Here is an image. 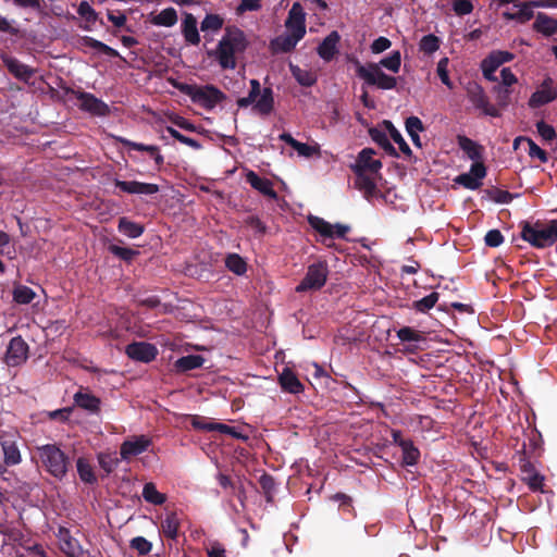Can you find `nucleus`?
<instances>
[{"instance_id":"31","label":"nucleus","mask_w":557,"mask_h":557,"mask_svg":"<svg viewBox=\"0 0 557 557\" xmlns=\"http://www.w3.org/2000/svg\"><path fill=\"white\" fill-rule=\"evenodd\" d=\"M369 135L371 139L386 152V154L393 158L399 157L397 150L392 145V143L387 138V135L383 131L376 127H372L369 129Z\"/></svg>"},{"instance_id":"42","label":"nucleus","mask_w":557,"mask_h":557,"mask_svg":"<svg viewBox=\"0 0 557 557\" xmlns=\"http://www.w3.org/2000/svg\"><path fill=\"white\" fill-rule=\"evenodd\" d=\"M152 23L158 26H174L177 23V13L174 8H166L153 16Z\"/></svg>"},{"instance_id":"37","label":"nucleus","mask_w":557,"mask_h":557,"mask_svg":"<svg viewBox=\"0 0 557 557\" xmlns=\"http://www.w3.org/2000/svg\"><path fill=\"white\" fill-rule=\"evenodd\" d=\"M141 495L147 503L152 504L154 506L163 505L166 502V495L160 493L157 490L156 484L152 482H147L144 485Z\"/></svg>"},{"instance_id":"4","label":"nucleus","mask_w":557,"mask_h":557,"mask_svg":"<svg viewBox=\"0 0 557 557\" xmlns=\"http://www.w3.org/2000/svg\"><path fill=\"white\" fill-rule=\"evenodd\" d=\"M174 86L182 94L188 96L194 103L207 110H212L226 98L225 94L213 85L198 86L195 84L177 83Z\"/></svg>"},{"instance_id":"45","label":"nucleus","mask_w":557,"mask_h":557,"mask_svg":"<svg viewBox=\"0 0 557 557\" xmlns=\"http://www.w3.org/2000/svg\"><path fill=\"white\" fill-rule=\"evenodd\" d=\"M397 336L403 343H420L425 342V335L421 331H417L410 326H404L397 331Z\"/></svg>"},{"instance_id":"22","label":"nucleus","mask_w":557,"mask_h":557,"mask_svg":"<svg viewBox=\"0 0 557 557\" xmlns=\"http://www.w3.org/2000/svg\"><path fill=\"white\" fill-rule=\"evenodd\" d=\"M285 26L288 32L299 34L302 37L306 35V14L299 2H295L292 5Z\"/></svg>"},{"instance_id":"53","label":"nucleus","mask_w":557,"mask_h":557,"mask_svg":"<svg viewBox=\"0 0 557 557\" xmlns=\"http://www.w3.org/2000/svg\"><path fill=\"white\" fill-rule=\"evenodd\" d=\"M190 424L195 430L212 432L216 431L218 422L208 421L206 417L194 414L190 416Z\"/></svg>"},{"instance_id":"20","label":"nucleus","mask_w":557,"mask_h":557,"mask_svg":"<svg viewBox=\"0 0 557 557\" xmlns=\"http://www.w3.org/2000/svg\"><path fill=\"white\" fill-rule=\"evenodd\" d=\"M151 445V440L146 435L135 436L132 440L124 441L121 445L120 455L124 460L145 453Z\"/></svg>"},{"instance_id":"11","label":"nucleus","mask_w":557,"mask_h":557,"mask_svg":"<svg viewBox=\"0 0 557 557\" xmlns=\"http://www.w3.org/2000/svg\"><path fill=\"white\" fill-rule=\"evenodd\" d=\"M28 344L21 335L13 337L4 355V361L9 367H17L23 364L28 358Z\"/></svg>"},{"instance_id":"17","label":"nucleus","mask_w":557,"mask_h":557,"mask_svg":"<svg viewBox=\"0 0 557 557\" xmlns=\"http://www.w3.org/2000/svg\"><path fill=\"white\" fill-rule=\"evenodd\" d=\"M75 96L79 101V108L83 111L98 116H106L110 113L109 106L102 100L96 98L92 94L86 91H77Z\"/></svg>"},{"instance_id":"35","label":"nucleus","mask_w":557,"mask_h":557,"mask_svg":"<svg viewBox=\"0 0 557 557\" xmlns=\"http://www.w3.org/2000/svg\"><path fill=\"white\" fill-rule=\"evenodd\" d=\"M81 44L84 47L94 49V50L98 51L99 53L106 54L110 58L120 57L119 52L115 49L111 48L110 46H108V45L103 44L102 41L97 40L92 37H89V36L81 37Z\"/></svg>"},{"instance_id":"7","label":"nucleus","mask_w":557,"mask_h":557,"mask_svg":"<svg viewBox=\"0 0 557 557\" xmlns=\"http://www.w3.org/2000/svg\"><path fill=\"white\" fill-rule=\"evenodd\" d=\"M466 94L469 101L484 115L499 117L502 115L498 108L492 104L486 96L483 87L476 82H469L466 86Z\"/></svg>"},{"instance_id":"21","label":"nucleus","mask_w":557,"mask_h":557,"mask_svg":"<svg viewBox=\"0 0 557 557\" xmlns=\"http://www.w3.org/2000/svg\"><path fill=\"white\" fill-rule=\"evenodd\" d=\"M509 3H513V7L517 9L515 12L506 11L504 12V17L506 20L527 22L533 17V1H528L524 3H519V0H498V4L500 7L507 5Z\"/></svg>"},{"instance_id":"63","label":"nucleus","mask_w":557,"mask_h":557,"mask_svg":"<svg viewBox=\"0 0 557 557\" xmlns=\"http://www.w3.org/2000/svg\"><path fill=\"white\" fill-rule=\"evenodd\" d=\"M453 9L457 15H467L473 11L470 0H453Z\"/></svg>"},{"instance_id":"40","label":"nucleus","mask_w":557,"mask_h":557,"mask_svg":"<svg viewBox=\"0 0 557 557\" xmlns=\"http://www.w3.org/2000/svg\"><path fill=\"white\" fill-rule=\"evenodd\" d=\"M384 125L389 133L391 138L398 145L399 150L407 157H412V150L404 139L399 131L394 126L391 121L385 120Z\"/></svg>"},{"instance_id":"50","label":"nucleus","mask_w":557,"mask_h":557,"mask_svg":"<svg viewBox=\"0 0 557 557\" xmlns=\"http://www.w3.org/2000/svg\"><path fill=\"white\" fill-rule=\"evenodd\" d=\"M493 92L496 95V107L499 111L506 109L510 104L511 90L509 88L496 85L493 87Z\"/></svg>"},{"instance_id":"64","label":"nucleus","mask_w":557,"mask_h":557,"mask_svg":"<svg viewBox=\"0 0 557 557\" xmlns=\"http://www.w3.org/2000/svg\"><path fill=\"white\" fill-rule=\"evenodd\" d=\"M536 129L540 136L545 140H553L556 137L555 128L544 121L536 123Z\"/></svg>"},{"instance_id":"5","label":"nucleus","mask_w":557,"mask_h":557,"mask_svg":"<svg viewBox=\"0 0 557 557\" xmlns=\"http://www.w3.org/2000/svg\"><path fill=\"white\" fill-rule=\"evenodd\" d=\"M356 74L359 78L363 79L369 86H375L379 89L389 90L394 89L397 85V78L385 74L380 64L370 62L362 65L358 60H355Z\"/></svg>"},{"instance_id":"29","label":"nucleus","mask_w":557,"mask_h":557,"mask_svg":"<svg viewBox=\"0 0 557 557\" xmlns=\"http://www.w3.org/2000/svg\"><path fill=\"white\" fill-rule=\"evenodd\" d=\"M205 363V358L200 355H187L178 358L173 367L176 373H187L188 371L201 368Z\"/></svg>"},{"instance_id":"3","label":"nucleus","mask_w":557,"mask_h":557,"mask_svg":"<svg viewBox=\"0 0 557 557\" xmlns=\"http://www.w3.org/2000/svg\"><path fill=\"white\" fill-rule=\"evenodd\" d=\"M37 451L42 467L49 474L58 480L65 478L71 461L69 456L57 444L39 446Z\"/></svg>"},{"instance_id":"57","label":"nucleus","mask_w":557,"mask_h":557,"mask_svg":"<svg viewBox=\"0 0 557 557\" xmlns=\"http://www.w3.org/2000/svg\"><path fill=\"white\" fill-rule=\"evenodd\" d=\"M447 66H448V58H443L437 63L436 72H437V75H438L441 82L445 86H447L449 89H453L454 84L449 78Z\"/></svg>"},{"instance_id":"15","label":"nucleus","mask_w":557,"mask_h":557,"mask_svg":"<svg viewBox=\"0 0 557 557\" xmlns=\"http://www.w3.org/2000/svg\"><path fill=\"white\" fill-rule=\"evenodd\" d=\"M486 176V166L483 162L472 163L468 173H462L455 182L467 189L475 190L482 186V180Z\"/></svg>"},{"instance_id":"2","label":"nucleus","mask_w":557,"mask_h":557,"mask_svg":"<svg viewBox=\"0 0 557 557\" xmlns=\"http://www.w3.org/2000/svg\"><path fill=\"white\" fill-rule=\"evenodd\" d=\"M520 237L532 247L543 249L553 246L557 242V219L548 222L536 221L520 223Z\"/></svg>"},{"instance_id":"10","label":"nucleus","mask_w":557,"mask_h":557,"mask_svg":"<svg viewBox=\"0 0 557 557\" xmlns=\"http://www.w3.org/2000/svg\"><path fill=\"white\" fill-rule=\"evenodd\" d=\"M113 184L115 188L119 189V191L114 193L117 196H120L122 193L128 195L150 196L159 193L160 190L157 184L138 181H121L119 178H115L113 181Z\"/></svg>"},{"instance_id":"54","label":"nucleus","mask_w":557,"mask_h":557,"mask_svg":"<svg viewBox=\"0 0 557 557\" xmlns=\"http://www.w3.org/2000/svg\"><path fill=\"white\" fill-rule=\"evenodd\" d=\"M100 468L107 473H111L119 465V459L110 453H100L98 455Z\"/></svg>"},{"instance_id":"47","label":"nucleus","mask_w":557,"mask_h":557,"mask_svg":"<svg viewBox=\"0 0 557 557\" xmlns=\"http://www.w3.org/2000/svg\"><path fill=\"white\" fill-rule=\"evenodd\" d=\"M259 484L264 494L267 503H272L276 487L274 478L269 473H263L259 478Z\"/></svg>"},{"instance_id":"24","label":"nucleus","mask_w":557,"mask_h":557,"mask_svg":"<svg viewBox=\"0 0 557 557\" xmlns=\"http://www.w3.org/2000/svg\"><path fill=\"white\" fill-rule=\"evenodd\" d=\"M457 144L473 163L483 162L484 147L482 145L465 135L457 136Z\"/></svg>"},{"instance_id":"34","label":"nucleus","mask_w":557,"mask_h":557,"mask_svg":"<svg viewBox=\"0 0 557 557\" xmlns=\"http://www.w3.org/2000/svg\"><path fill=\"white\" fill-rule=\"evenodd\" d=\"M399 447L403 453V463L406 466H414L419 461L420 451L411 440H400Z\"/></svg>"},{"instance_id":"48","label":"nucleus","mask_w":557,"mask_h":557,"mask_svg":"<svg viewBox=\"0 0 557 557\" xmlns=\"http://www.w3.org/2000/svg\"><path fill=\"white\" fill-rule=\"evenodd\" d=\"M499 67L498 63L495 62L494 57L490 53L482 62L481 70L485 79L490 82H497L495 76L496 70Z\"/></svg>"},{"instance_id":"30","label":"nucleus","mask_w":557,"mask_h":557,"mask_svg":"<svg viewBox=\"0 0 557 557\" xmlns=\"http://www.w3.org/2000/svg\"><path fill=\"white\" fill-rule=\"evenodd\" d=\"M556 97V90H554L550 87H546L545 82L542 89L536 90L535 92L532 94V96L529 99V106L531 108H539L554 101Z\"/></svg>"},{"instance_id":"58","label":"nucleus","mask_w":557,"mask_h":557,"mask_svg":"<svg viewBox=\"0 0 557 557\" xmlns=\"http://www.w3.org/2000/svg\"><path fill=\"white\" fill-rule=\"evenodd\" d=\"M244 223L253 230L257 236H263L268 231L267 225L257 215H248Z\"/></svg>"},{"instance_id":"13","label":"nucleus","mask_w":557,"mask_h":557,"mask_svg":"<svg viewBox=\"0 0 557 557\" xmlns=\"http://www.w3.org/2000/svg\"><path fill=\"white\" fill-rule=\"evenodd\" d=\"M0 446L3 454L2 466L14 467L22 462V454L13 435L2 432L0 434Z\"/></svg>"},{"instance_id":"8","label":"nucleus","mask_w":557,"mask_h":557,"mask_svg":"<svg viewBox=\"0 0 557 557\" xmlns=\"http://www.w3.org/2000/svg\"><path fill=\"white\" fill-rule=\"evenodd\" d=\"M249 94L256 97L258 100L253 106V110L260 115H269L274 109V96L273 90L270 87H265L261 90V85L258 79H250Z\"/></svg>"},{"instance_id":"9","label":"nucleus","mask_w":557,"mask_h":557,"mask_svg":"<svg viewBox=\"0 0 557 557\" xmlns=\"http://www.w3.org/2000/svg\"><path fill=\"white\" fill-rule=\"evenodd\" d=\"M308 223L315 232H318L322 237L325 238L336 237L345 239L346 234L350 231V227L348 225L339 223L332 225L324 219L311 214L308 216Z\"/></svg>"},{"instance_id":"25","label":"nucleus","mask_w":557,"mask_h":557,"mask_svg":"<svg viewBox=\"0 0 557 557\" xmlns=\"http://www.w3.org/2000/svg\"><path fill=\"white\" fill-rule=\"evenodd\" d=\"M341 40V36L336 30L331 32L323 41L319 45L317 51L321 59L324 61H331L338 52L337 45Z\"/></svg>"},{"instance_id":"56","label":"nucleus","mask_w":557,"mask_h":557,"mask_svg":"<svg viewBox=\"0 0 557 557\" xmlns=\"http://www.w3.org/2000/svg\"><path fill=\"white\" fill-rule=\"evenodd\" d=\"M131 548L138 552L139 555L145 556L151 552L152 544L144 536H136L131 541Z\"/></svg>"},{"instance_id":"43","label":"nucleus","mask_w":557,"mask_h":557,"mask_svg":"<svg viewBox=\"0 0 557 557\" xmlns=\"http://www.w3.org/2000/svg\"><path fill=\"white\" fill-rule=\"evenodd\" d=\"M36 297V293L26 285H16L13 289V300L18 305H28Z\"/></svg>"},{"instance_id":"19","label":"nucleus","mask_w":557,"mask_h":557,"mask_svg":"<svg viewBox=\"0 0 557 557\" xmlns=\"http://www.w3.org/2000/svg\"><path fill=\"white\" fill-rule=\"evenodd\" d=\"M75 406L87 411L90 414H98L101 410V400L88 388L79 387L73 396Z\"/></svg>"},{"instance_id":"41","label":"nucleus","mask_w":557,"mask_h":557,"mask_svg":"<svg viewBox=\"0 0 557 557\" xmlns=\"http://www.w3.org/2000/svg\"><path fill=\"white\" fill-rule=\"evenodd\" d=\"M354 174L356 175V187L359 190H362L367 198L372 197L376 189V184L373 181V178L369 176L367 173L354 172Z\"/></svg>"},{"instance_id":"51","label":"nucleus","mask_w":557,"mask_h":557,"mask_svg":"<svg viewBox=\"0 0 557 557\" xmlns=\"http://www.w3.org/2000/svg\"><path fill=\"white\" fill-rule=\"evenodd\" d=\"M224 20L219 14H207L200 24L202 32H218L223 27Z\"/></svg>"},{"instance_id":"52","label":"nucleus","mask_w":557,"mask_h":557,"mask_svg":"<svg viewBox=\"0 0 557 557\" xmlns=\"http://www.w3.org/2000/svg\"><path fill=\"white\" fill-rule=\"evenodd\" d=\"M109 251L117 257L119 259L125 261V262H132L133 259L139 255L138 250L128 248V247H121L117 245H110Z\"/></svg>"},{"instance_id":"18","label":"nucleus","mask_w":557,"mask_h":557,"mask_svg":"<svg viewBox=\"0 0 557 557\" xmlns=\"http://www.w3.org/2000/svg\"><path fill=\"white\" fill-rule=\"evenodd\" d=\"M374 153L372 148H363L358 153L356 162L350 165L351 171L376 174L382 169V162L372 158Z\"/></svg>"},{"instance_id":"1","label":"nucleus","mask_w":557,"mask_h":557,"mask_svg":"<svg viewBox=\"0 0 557 557\" xmlns=\"http://www.w3.org/2000/svg\"><path fill=\"white\" fill-rule=\"evenodd\" d=\"M248 46L244 32L237 27H226L224 36L214 51H209L223 70H234L237 65L236 54L242 53Z\"/></svg>"},{"instance_id":"28","label":"nucleus","mask_w":557,"mask_h":557,"mask_svg":"<svg viewBox=\"0 0 557 557\" xmlns=\"http://www.w3.org/2000/svg\"><path fill=\"white\" fill-rule=\"evenodd\" d=\"M182 34L185 40L190 45L197 46L200 42L197 20L191 13H185L182 22Z\"/></svg>"},{"instance_id":"61","label":"nucleus","mask_w":557,"mask_h":557,"mask_svg":"<svg viewBox=\"0 0 557 557\" xmlns=\"http://www.w3.org/2000/svg\"><path fill=\"white\" fill-rule=\"evenodd\" d=\"M529 144V156L531 158H537L541 162L546 163L548 161L547 152L537 146L532 139H528Z\"/></svg>"},{"instance_id":"14","label":"nucleus","mask_w":557,"mask_h":557,"mask_svg":"<svg viewBox=\"0 0 557 557\" xmlns=\"http://www.w3.org/2000/svg\"><path fill=\"white\" fill-rule=\"evenodd\" d=\"M519 469L521 472V480L532 492H544V475L537 472L534 465L524 456L520 457Z\"/></svg>"},{"instance_id":"12","label":"nucleus","mask_w":557,"mask_h":557,"mask_svg":"<svg viewBox=\"0 0 557 557\" xmlns=\"http://www.w3.org/2000/svg\"><path fill=\"white\" fill-rule=\"evenodd\" d=\"M158 348L147 342H133L125 348L126 356L138 362L149 363L158 356Z\"/></svg>"},{"instance_id":"55","label":"nucleus","mask_w":557,"mask_h":557,"mask_svg":"<svg viewBox=\"0 0 557 557\" xmlns=\"http://www.w3.org/2000/svg\"><path fill=\"white\" fill-rule=\"evenodd\" d=\"M420 50L426 54H432L440 48V39L433 35L429 34L422 37L419 44Z\"/></svg>"},{"instance_id":"49","label":"nucleus","mask_w":557,"mask_h":557,"mask_svg":"<svg viewBox=\"0 0 557 557\" xmlns=\"http://www.w3.org/2000/svg\"><path fill=\"white\" fill-rule=\"evenodd\" d=\"M377 64H380V67H385L393 73H398L401 65L400 51H393L388 57L383 58Z\"/></svg>"},{"instance_id":"46","label":"nucleus","mask_w":557,"mask_h":557,"mask_svg":"<svg viewBox=\"0 0 557 557\" xmlns=\"http://www.w3.org/2000/svg\"><path fill=\"white\" fill-rule=\"evenodd\" d=\"M440 294L433 292L428 296L412 302V309L417 312L425 313L431 310L438 301Z\"/></svg>"},{"instance_id":"59","label":"nucleus","mask_w":557,"mask_h":557,"mask_svg":"<svg viewBox=\"0 0 557 557\" xmlns=\"http://www.w3.org/2000/svg\"><path fill=\"white\" fill-rule=\"evenodd\" d=\"M488 197L496 203H509L513 199V195L507 190L493 188L487 190Z\"/></svg>"},{"instance_id":"33","label":"nucleus","mask_w":557,"mask_h":557,"mask_svg":"<svg viewBox=\"0 0 557 557\" xmlns=\"http://www.w3.org/2000/svg\"><path fill=\"white\" fill-rule=\"evenodd\" d=\"M534 29L545 36L557 34V20L544 13H539L534 22Z\"/></svg>"},{"instance_id":"44","label":"nucleus","mask_w":557,"mask_h":557,"mask_svg":"<svg viewBox=\"0 0 557 557\" xmlns=\"http://www.w3.org/2000/svg\"><path fill=\"white\" fill-rule=\"evenodd\" d=\"M226 268L237 274L243 275L247 271V263L238 253H230L225 258Z\"/></svg>"},{"instance_id":"26","label":"nucleus","mask_w":557,"mask_h":557,"mask_svg":"<svg viewBox=\"0 0 557 557\" xmlns=\"http://www.w3.org/2000/svg\"><path fill=\"white\" fill-rule=\"evenodd\" d=\"M278 382L282 389L290 394H300L305 389L304 384L289 368L283 369V372L278 376Z\"/></svg>"},{"instance_id":"32","label":"nucleus","mask_w":557,"mask_h":557,"mask_svg":"<svg viewBox=\"0 0 557 557\" xmlns=\"http://www.w3.org/2000/svg\"><path fill=\"white\" fill-rule=\"evenodd\" d=\"M181 527L180 519L175 511L166 513L165 518L161 521V531L164 536L171 540H176Z\"/></svg>"},{"instance_id":"16","label":"nucleus","mask_w":557,"mask_h":557,"mask_svg":"<svg viewBox=\"0 0 557 557\" xmlns=\"http://www.w3.org/2000/svg\"><path fill=\"white\" fill-rule=\"evenodd\" d=\"M0 59L10 74L18 81L28 83V81L35 75V70L33 67L22 63L20 60L5 52L0 53Z\"/></svg>"},{"instance_id":"38","label":"nucleus","mask_w":557,"mask_h":557,"mask_svg":"<svg viewBox=\"0 0 557 557\" xmlns=\"http://www.w3.org/2000/svg\"><path fill=\"white\" fill-rule=\"evenodd\" d=\"M290 72L297 83L305 87H311L317 83V75L314 72L299 67L298 65L290 64Z\"/></svg>"},{"instance_id":"36","label":"nucleus","mask_w":557,"mask_h":557,"mask_svg":"<svg viewBox=\"0 0 557 557\" xmlns=\"http://www.w3.org/2000/svg\"><path fill=\"white\" fill-rule=\"evenodd\" d=\"M117 228H119L120 233H122L123 235H125L129 238H137L145 231V227L143 224L133 222V221L128 220L126 216H123L119 220Z\"/></svg>"},{"instance_id":"6","label":"nucleus","mask_w":557,"mask_h":557,"mask_svg":"<svg viewBox=\"0 0 557 557\" xmlns=\"http://www.w3.org/2000/svg\"><path fill=\"white\" fill-rule=\"evenodd\" d=\"M329 269L325 262H315L308 267L307 273L300 283L296 286L297 293L321 289L327 280Z\"/></svg>"},{"instance_id":"39","label":"nucleus","mask_w":557,"mask_h":557,"mask_svg":"<svg viewBox=\"0 0 557 557\" xmlns=\"http://www.w3.org/2000/svg\"><path fill=\"white\" fill-rule=\"evenodd\" d=\"M76 468L79 479L84 483L95 484L97 482V476L94 472V468L86 458L79 457L76 461Z\"/></svg>"},{"instance_id":"23","label":"nucleus","mask_w":557,"mask_h":557,"mask_svg":"<svg viewBox=\"0 0 557 557\" xmlns=\"http://www.w3.org/2000/svg\"><path fill=\"white\" fill-rule=\"evenodd\" d=\"M246 182L263 196L273 200L277 199V193L274 190L273 183L269 178L261 177L253 171H248Z\"/></svg>"},{"instance_id":"27","label":"nucleus","mask_w":557,"mask_h":557,"mask_svg":"<svg viewBox=\"0 0 557 557\" xmlns=\"http://www.w3.org/2000/svg\"><path fill=\"white\" fill-rule=\"evenodd\" d=\"M304 37L299 34L289 32L286 35H280L271 41V47L274 52H290L295 49L296 45Z\"/></svg>"},{"instance_id":"62","label":"nucleus","mask_w":557,"mask_h":557,"mask_svg":"<svg viewBox=\"0 0 557 557\" xmlns=\"http://www.w3.org/2000/svg\"><path fill=\"white\" fill-rule=\"evenodd\" d=\"M485 245L488 247L496 248L500 246L504 242V236L498 230H491L486 233L485 237Z\"/></svg>"},{"instance_id":"60","label":"nucleus","mask_w":557,"mask_h":557,"mask_svg":"<svg viewBox=\"0 0 557 557\" xmlns=\"http://www.w3.org/2000/svg\"><path fill=\"white\" fill-rule=\"evenodd\" d=\"M405 127H406V132L408 134L420 133V132H424L425 131L424 124L416 115H411V116L406 119Z\"/></svg>"}]
</instances>
